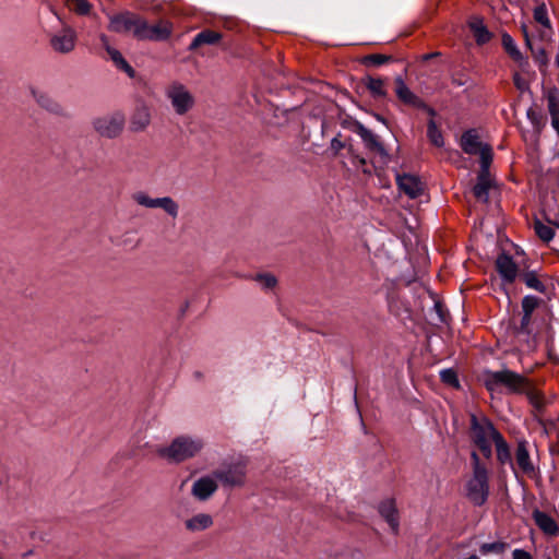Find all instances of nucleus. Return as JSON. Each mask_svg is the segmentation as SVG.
I'll return each mask as SVG.
<instances>
[{
    "label": "nucleus",
    "mask_w": 559,
    "mask_h": 559,
    "mask_svg": "<svg viewBox=\"0 0 559 559\" xmlns=\"http://www.w3.org/2000/svg\"><path fill=\"white\" fill-rule=\"evenodd\" d=\"M501 433L486 417L478 418L471 416V440L478 448L486 459L491 457V444L495 443Z\"/></svg>",
    "instance_id": "20e7f679"
},
{
    "label": "nucleus",
    "mask_w": 559,
    "mask_h": 559,
    "mask_svg": "<svg viewBox=\"0 0 559 559\" xmlns=\"http://www.w3.org/2000/svg\"><path fill=\"white\" fill-rule=\"evenodd\" d=\"M531 316L532 314H526L525 312H523V317L521 319V324L519 326V334H531L532 330H531Z\"/></svg>",
    "instance_id": "c03bdc74"
},
{
    "label": "nucleus",
    "mask_w": 559,
    "mask_h": 559,
    "mask_svg": "<svg viewBox=\"0 0 559 559\" xmlns=\"http://www.w3.org/2000/svg\"><path fill=\"white\" fill-rule=\"evenodd\" d=\"M501 41L504 50L512 59L520 60L522 58L521 51L518 49L515 41L509 34L504 33Z\"/></svg>",
    "instance_id": "2f4dec72"
},
{
    "label": "nucleus",
    "mask_w": 559,
    "mask_h": 559,
    "mask_svg": "<svg viewBox=\"0 0 559 559\" xmlns=\"http://www.w3.org/2000/svg\"><path fill=\"white\" fill-rule=\"evenodd\" d=\"M427 136L435 146L442 147L444 145L442 132L432 118L428 121Z\"/></svg>",
    "instance_id": "c756f323"
},
{
    "label": "nucleus",
    "mask_w": 559,
    "mask_h": 559,
    "mask_svg": "<svg viewBox=\"0 0 559 559\" xmlns=\"http://www.w3.org/2000/svg\"><path fill=\"white\" fill-rule=\"evenodd\" d=\"M32 95L36 99L37 104L45 108L46 110L53 114H61L62 107L56 100H53L49 95L44 92H39L37 90H32Z\"/></svg>",
    "instance_id": "bb28decb"
},
{
    "label": "nucleus",
    "mask_w": 559,
    "mask_h": 559,
    "mask_svg": "<svg viewBox=\"0 0 559 559\" xmlns=\"http://www.w3.org/2000/svg\"><path fill=\"white\" fill-rule=\"evenodd\" d=\"M532 518L537 527L547 536L554 537L559 535V525L555 519H552L546 512L538 509L534 510Z\"/></svg>",
    "instance_id": "4468645a"
},
{
    "label": "nucleus",
    "mask_w": 559,
    "mask_h": 559,
    "mask_svg": "<svg viewBox=\"0 0 559 559\" xmlns=\"http://www.w3.org/2000/svg\"><path fill=\"white\" fill-rule=\"evenodd\" d=\"M534 230L536 235L543 240V241H550L554 238V230L550 226L543 224L542 222L537 221L534 224Z\"/></svg>",
    "instance_id": "473e14b6"
},
{
    "label": "nucleus",
    "mask_w": 559,
    "mask_h": 559,
    "mask_svg": "<svg viewBox=\"0 0 559 559\" xmlns=\"http://www.w3.org/2000/svg\"><path fill=\"white\" fill-rule=\"evenodd\" d=\"M496 269L500 276L508 283H512L518 275V265L508 254H500L496 260Z\"/></svg>",
    "instance_id": "dca6fc26"
},
{
    "label": "nucleus",
    "mask_w": 559,
    "mask_h": 559,
    "mask_svg": "<svg viewBox=\"0 0 559 559\" xmlns=\"http://www.w3.org/2000/svg\"><path fill=\"white\" fill-rule=\"evenodd\" d=\"M390 60H391L390 56L381 55V53H372V55L365 56L362 58V63L365 66L378 67V66L389 62Z\"/></svg>",
    "instance_id": "e433bc0d"
},
{
    "label": "nucleus",
    "mask_w": 559,
    "mask_h": 559,
    "mask_svg": "<svg viewBox=\"0 0 559 559\" xmlns=\"http://www.w3.org/2000/svg\"><path fill=\"white\" fill-rule=\"evenodd\" d=\"M513 81H514V85L520 91H525L527 88V84H526L525 80L522 79L520 74H515L514 78H513Z\"/></svg>",
    "instance_id": "de8ad7c7"
},
{
    "label": "nucleus",
    "mask_w": 559,
    "mask_h": 559,
    "mask_svg": "<svg viewBox=\"0 0 559 559\" xmlns=\"http://www.w3.org/2000/svg\"><path fill=\"white\" fill-rule=\"evenodd\" d=\"M76 35L72 28L64 27L50 38L52 49L60 53H68L75 47Z\"/></svg>",
    "instance_id": "f8f14e48"
},
{
    "label": "nucleus",
    "mask_w": 559,
    "mask_h": 559,
    "mask_svg": "<svg viewBox=\"0 0 559 559\" xmlns=\"http://www.w3.org/2000/svg\"><path fill=\"white\" fill-rule=\"evenodd\" d=\"M255 280L264 287V288H273L277 281L275 276L272 274H259Z\"/></svg>",
    "instance_id": "37998d69"
},
{
    "label": "nucleus",
    "mask_w": 559,
    "mask_h": 559,
    "mask_svg": "<svg viewBox=\"0 0 559 559\" xmlns=\"http://www.w3.org/2000/svg\"><path fill=\"white\" fill-rule=\"evenodd\" d=\"M150 108L144 104L138 105L130 119V130L133 132H142L150 126Z\"/></svg>",
    "instance_id": "2eb2a0df"
},
{
    "label": "nucleus",
    "mask_w": 559,
    "mask_h": 559,
    "mask_svg": "<svg viewBox=\"0 0 559 559\" xmlns=\"http://www.w3.org/2000/svg\"><path fill=\"white\" fill-rule=\"evenodd\" d=\"M539 304V299L534 296H525L522 300V310L526 314H532L533 311L537 308Z\"/></svg>",
    "instance_id": "a19ab883"
},
{
    "label": "nucleus",
    "mask_w": 559,
    "mask_h": 559,
    "mask_svg": "<svg viewBox=\"0 0 559 559\" xmlns=\"http://www.w3.org/2000/svg\"><path fill=\"white\" fill-rule=\"evenodd\" d=\"M142 20L138 14L123 12L110 17L108 28L116 33H131L136 39L140 37Z\"/></svg>",
    "instance_id": "6e6552de"
},
{
    "label": "nucleus",
    "mask_w": 559,
    "mask_h": 559,
    "mask_svg": "<svg viewBox=\"0 0 559 559\" xmlns=\"http://www.w3.org/2000/svg\"><path fill=\"white\" fill-rule=\"evenodd\" d=\"M396 183L399 189L408 195L411 199L419 197L424 191L423 182L413 175H397Z\"/></svg>",
    "instance_id": "ddd939ff"
},
{
    "label": "nucleus",
    "mask_w": 559,
    "mask_h": 559,
    "mask_svg": "<svg viewBox=\"0 0 559 559\" xmlns=\"http://www.w3.org/2000/svg\"><path fill=\"white\" fill-rule=\"evenodd\" d=\"M362 84L376 99L384 98L388 95L385 81L381 78L367 75L362 79Z\"/></svg>",
    "instance_id": "412c9836"
},
{
    "label": "nucleus",
    "mask_w": 559,
    "mask_h": 559,
    "mask_svg": "<svg viewBox=\"0 0 559 559\" xmlns=\"http://www.w3.org/2000/svg\"><path fill=\"white\" fill-rule=\"evenodd\" d=\"M126 118L122 112H112L98 117L93 121L94 130L103 138L115 139L124 128Z\"/></svg>",
    "instance_id": "0eeeda50"
},
{
    "label": "nucleus",
    "mask_w": 559,
    "mask_h": 559,
    "mask_svg": "<svg viewBox=\"0 0 559 559\" xmlns=\"http://www.w3.org/2000/svg\"><path fill=\"white\" fill-rule=\"evenodd\" d=\"M534 20L537 23H539L543 27L551 29L550 21L548 19V13L545 4H540L534 10Z\"/></svg>",
    "instance_id": "f704fd0d"
},
{
    "label": "nucleus",
    "mask_w": 559,
    "mask_h": 559,
    "mask_svg": "<svg viewBox=\"0 0 559 559\" xmlns=\"http://www.w3.org/2000/svg\"><path fill=\"white\" fill-rule=\"evenodd\" d=\"M343 147H344L343 143H342L337 138H334V139L331 141V148H332L335 153H338Z\"/></svg>",
    "instance_id": "09e8293b"
},
{
    "label": "nucleus",
    "mask_w": 559,
    "mask_h": 559,
    "mask_svg": "<svg viewBox=\"0 0 559 559\" xmlns=\"http://www.w3.org/2000/svg\"><path fill=\"white\" fill-rule=\"evenodd\" d=\"M222 39V34L212 29H204L197 34L189 46L190 50H195L204 45H215Z\"/></svg>",
    "instance_id": "5701e85b"
},
{
    "label": "nucleus",
    "mask_w": 559,
    "mask_h": 559,
    "mask_svg": "<svg viewBox=\"0 0 559 559\" xmlns=\"http://www.w3.org/2000/svg\"><path fill=\"white\" fill-rule=\"evenodd\" d=\"M556 63H557V66H558V68H559V53H558V55H557V57H556Z\"/></svg>",
    "instance_id": "8fccbe9b"
},
{
    "label": "nucleus",
    "mask_w": 559,
    "mask_h": 559,
    "mask_svg": "<svg viewBox=\"0 0 559 559\" xmlns=\"http://www.w3.org/2000/svg\"><path fill=\"white\" fill-rule=\"evenodd\" d=\"M477 155L480 157L481 171L487 173V168L489 167V164L492 159L491 147L489 145H485V147L479 151Z\"/></svg>",
    "instance_id": "58836bf2"
},
{
    "label": "nucleus",
    "mask_w": 559,
    "mask_h": 559,
    "mask_svg": "<svg viewBox=\"0 0 559 559\" xmlns=\"http://www.w3.org/2000/svg\"><path fill=\"white\" fill-rule=\"evenodd\" d=\"M486 144H483L479 141L478 135L469 130L466 131L461 138V147L462 150L469 155H477L479 151L485 147Z\"/></svg>",
    "instance_id": "aec40b11"
},
{
    "label": "nucleus",
    "mask_w": 559,
    "mask_h": 559,
    "mask_svg": "<svg viewBox=\"0 0 559 559\" xmlns=\"http://www.w3.org/2000/svg\"><path fill=\"white\" fill-rule=\"evenodd\" d=\"M547 108L551 118V124L559 121V92L550 90L547 93Z\"/></svg>",
    "instance_id": "cd10ccee"
},
{
    "label": "nucleus",
    "mask_w": 559,
    "mask_h": 559,
    "mask_svg": "<svg viewBox=\"0 0 559 559\" xmlns=\"http://www.w3.org/2000/svg\"><path fill=\"white\" fill-rule=\"evenodd\" d=\"M394 83L395 94L402 103L416 108H425L431 117L436 115V111L432 108L427 107L426 104L407 87L401 76H397Z\"/></svg>",
    "instance_id": "9b49d317"
},
{
    "label": "nucleus",
    "mask_w": 559,
    "mask_h": 559,
    "mask_svg": "<svg viewBox=\"0 0 559 559\" xmlns=\"http://www.w3.org/2000/svg\"><path fill=\"white\" fill-rule=\"evenodd\" d=\"M526 116H527L528 120L532 122V124L534 126V128L537 131H540L544 126V122H543V117L539 115V112H537L534 108H530L526 112Z\"/></svg>",
    "instance_id": "79ce46f5"
},
{
    "label": "nucleus",
    "mask_w": 559,
    "mask_h": 559,
    "mask_svg": "<svg viewBox=\"0 0 559 559\" xmlns=\"http://www.w3.org/2000/svg\"><path fill=\"white\" fill-rule=\"evenodd\" d=\"M107 52L110 56L112 62L122 71H124L130 78L134 76L133 68L126 61L122 55L115 48L107 47Z\"/></svg>",
    "instance_id": "c85d7f7f"
},
{
    "label": "nucleus",
    "mask_w": 559,
    "mask_h": 559,
    "mask_svg": "<svg viewBox=\"0 0 559 559\" xmlns=\"http://www.w3.org/2000/svg\"><path fill=\"white\" fill-rule=\"evenodd\" d=\"M213 475L226 486L240 487L246 483V466L242 464L230 465L226 469L215 471Z\"/></svg>",
    "instance_id": "9d476101"
},
{
    "label": "nucleus",
    "mask_w": 559,
    "mask_h": 559,
    "mask_svg": "<svg viewBox=\"0 0 559 559\" xmlns=\"http://www.w3.org/2000/svg\"><path fill=\"white\" fill-rule=\"evenodd\" d=\"M203 448L200 439L189 436L176 437L169 445L159 447L156 453L173 463H180L195 456Z\"/></svg>",
    "instance_id": "7ed1b4c3"
},
{
    "label": "nucleus",
    "mask_w": 559,
    "mask_h": 559,
    "mask_svg": "<svg viewBox=\"0 0 559 559\" xmlns=\"http://www.w3.org/2000/svg\"><path fill=\"white\" fill-rule=\"evenodd\" d=\"M357 133L362 139L368 150L378 153L381 156H386V151L382 142L380 141L379 136L371 130L367 129L362 124H359L357 128Z\"/></svg>",
    "instance_id": "6ab92c4d"
},
{
    "label": "nucleus",
    "mask_w": 559,
    "mask_h": 559,
    "mask_svg": "<svg viewBox=\"0 0 559 559\" xmlns=\"http://www.w3.org/2000/svg\"><path fill=\"white\" fill-rule=\"evenodd\" d=\"M524 282L527 287L535 289L539 293L545 292V285L539 281V278L534 273H527L524 276Z\"/></svg>",
    "instance_id": "4c0bfd02"
},
{
    "label": "nucleus",
    "mask_w": 559,
    "mask_h": 559,
    "mask_svg": "<svg viewBox=\"0 0 559 559\" xmlns=\"http://www.w3.org/2000/svg\"><path fill=\"white\" fill-rule=\"evenodd\" d=\"M165 96L178 116L188 114L195 105V98L190 90L177 81L166 87Z\"/></svg>",
    "instance_id": "39448f33"
},
{
    "label": "nucleus",
    "mask_w": 559,
    "mask_h": 559,
    "mask_svg": "<svg viewBox=\"0 0 559 559\" xmlns=\"http://www.w3.org/2000/svg\"><path fill=\"white\" fill-rule=\"evenodd\" d=\"M185 525L190 532H202L213 525V519L210 514L199 513L188 519Z\"/></svg>",
    "instance_id": "393cba45"
},
{
    "label": "nucleus",
    "mask_w": 559,
    "mask_h": 559,
    "mask_svg": "<svg viewBox=\"0 0 559 559\" xmlns=\"http://www.w3.org/2000/svg\"><path fill=\"white\" fill-rule=\"evenodd\" d=\"M440 378L443 383L449 384L451 386H459V379L456 372L452 369H444L440 372Z\"/></svg>",
    "instance_id": "ea45409f"
},
{
    "label": "nucleus",
    "mask_w": 559,
    "mask_h": 559,
    "mask_svg": "<svg viewBox=\"0 0 559 559\" xmlns=\"http://www.w3.org/2000/svg\"><path fill=\"white\" fill-rule=\"evenodd\" d=\"M469 28L478 45H484L491 39V33L487 29L483 20L477 17L473 19L469 22Z\"/></svg>",
    "instance_id": "a878e982"
},
{
    "label": "nucleus",
    "mask_w": 559,
    "mask_h": 559,
    "mask_svg": "<svg viewBox=\"0 0 559 559\" xmlns=\"http://www.w3.org/2000/svg\"><path fill=\"white\" fill-rule=\"evenodd\" d=\"M528 395V399L531 403L536 407L540 408L543 406V399L539 395V393L535 392L532 388V384L530 383V390L527 392H524Z\"/></svg>",
    "instance_id": "a18cd8bd"
},
{
    "label": "nucleus",
    "mask_w": 559,
    "mask_h": 559,
    "mask_svg": "<svg viewBox=\"0 0 559 559\" xmlns=\"http://www.w3.org/2000/svg\"><path fill=\"white\" fill-rule=\"evenodd\" d=\"M379 513L388 522L394 534L399 533V513L394 499H385L379 504Z\"/></svg>",
    "instance_id": "f3484780"
},
{
    "label": "nucleus",
    "mask_w": 559,
    "mask_h": 559,
    "mask_svg": "<svg viewBox=\"0 0 559 559\" xmlns=\"http://www.w3.org/2000/svg\"><path fill=\"white\" fill-rule=\"evenodd\" d=\"M492 182L489 178L488 173L480 171V174L477 177V182L473 188V193L475 198L479 201L487 202Z\"/></svg>",
    "instance_id": "b1692460"
},
{
    "label": "nucleus",
    "mask_w": 559,
    "mask_h": 559,
    "mask_svg": "<svg viewBox=\"0 0 559 559\" xmlns=\"http://www.w3.org/2000/svg\"><path fill=\"white\" fill-rule=\"evenodd\" d=\"M497 460L501 464L511 463V452L509 444L504 440L503 436L499 437V439L495 442Z\"/></svg>",
    "instance_id": "7c9ffc66"
},
{
    "label": "nucleus",
    "mask_w": 559,
    "mask_h": 559,
    "mask_svg": "<svg viewBox=\"0 0 559 559\" xmlns=\"http://www.w3.org/2000/svg\"><path fill=\"white\" fill-rule=\"evenodd\" d=\"M512 559H532V556L526 550L514 549L512 552Z\"/></svg>",
    "instance_id": "49530a36"
},
{
    "label": "nucleus",
    "mask_w": 559,
    "mask_h": 559,
    "mask_svg": "<svg viewBox=\"0 0 559 559\" xmlns=\"http://www.w3.org/2000/svg\"><path fill=\"white\" fill-rule=\"evenodd\" d=\"M484 384L490 392H497L504 388L509 393L523 394L530 390V380L509 369L486 371L484 373Z\"/></svg>",
    "instance_id": "f257e3e1"
},
{
    "label": "nucleus",
    "mask_w": 559,
    "mask_h": 559,
    "mask_svg": "<svg viewBox=\"0 0 559 559\" xmlns=\"http://www.w3.org/2000/svg\"><path fill=\"white\" fill-rule=\"evenodd\" d=\"M216 490L217 484L210 476L199 478L192 486V495L199 500L209 499Z\"/></svg>",
    "instance_id": "a211bd4d"
},
{
    "label": "nucleus",
    "mask_w": 559,
    "mask_h": 559,
    "mask_svg": "<svg viewBox=\"0 0 559 559\" xmlns=\"http://www.w3.org/2000/svg\"><path fill=\"white\" fill-rule=\"evenodd\" d=\"M515 461L516 465L524 474H532L534 472V466L531 462L530 453L525 441H521L518 443L515 450Z\"/></svg>",
    "instance_id": "4be33fe9"
},
{
    "label": "nucleus",
    "mask_w": 559,
    "mask_h": 559,
    "mask_svg": "<svg viewBox=\"0 0 559 559\" xmlns=\"http://www.w3.org/2000/svg\"><path fill=\"white\" fill-rule=\"evenodd\" d=\"M70 10L78 14L85 15L91 10V4L87 0H64Z\"/></svg>",
    "instance_id": "72a5a7b5"
},
{
    "label": "nucleus",
    "mask_w": 559,
    "mask_h": 559,
    "mask_svg": "<svg viewBox=\"0 0 559 559\" xmlns=\"http://www.w3.org/2000/svg\"><path fill=\"white\" fill-rule=\"evenodd\" d=\"M171 32L173 24L169 21L159 20L155 24H148L147 21L143 19L139 40H166L171 35Z\"/></svg>",
    "instance_id": "1a4fd4ad"
},
{
    "label": "nucleus",
    "mask_w": 559,
    "mask_h": 559,
    "mask_svg": "<svg viewBox=\"0 0 559 559\" xmlns=\"http://www.w3.org/2000/svg\"><path fill=\"white\" fill-rule=\"evenodd\" d=\"M507 547L508 544L504 542L485 543L480 546V552L483 555H488L491 552L502 554Z\"/></svg>",
    "instance_id": "c9c22d12"
},
{
    "label": "nucleus",
    "mask_w": 559,
    "mask_h": 559,
    "mask_svg": "<svg viewBox=\"0 0 559 559\" xmlns=\"http://www.w3.org/2000/svg\"><path fill=\"white\" fill-rule=\"evenodd\" d=\"M133 202L145 209H160L171 218H177L179 213L178 203L170 197L152 198L145 191H136L131 195Z\"/></svg>",
    "instance_id": "423d86ee"
},
{
    "label": "nucleus",
    "mask_w": 559,
    "mask_h": 559,
    "mask_svg": "<svg viewBox=\"0 0 559 559\" xmlns=\"http://www.w3.org/2000/svg\"><path fill=\"white\" fill-rule=\"evenodd\" d=\"M473 475L466 484V496L475 506H483L489 495L488 472L476 452L471 454Z\"/></svg>",
    "instance_id": "f03ea898"
},
{
    "label": "nucleus",
    "mask_w": 559,
    "mask_h": 559,
    "mask_svg": "<svg viewBox=\"0 0 559 559\" xmlns=\"http://www.w3.org/2000/svg\"><path fill=\"white\" fill-rule=\"evenodd\" d=\"M557 227L559 228V223L557 224Z\"/></svg>",
    "instance_id": "3c124183"
}]
</instances>
